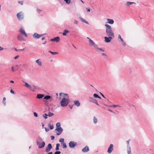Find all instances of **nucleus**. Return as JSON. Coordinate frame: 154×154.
I'll return each instance as SVG.
<instances>
[{"label":"nucleus","instance_id":"obj_1","mask_svg":"<svg viewBox=\"0 0 154 154\" xmlns=\"http://www.w3.org/2000/svg\"><path fill=\"white\" fill-rule=\"evenodd\" d=\"M106 27V32L107 36H112L114 37V34L111 26L107 24H105Z\"/></svg>","mask_w":154,"mask_h":154},{"label":"nucleus","instance_id":"obj_2","mask_svg":"<svg viewBox=\"0 0 154 154\" xmlns=\"http://www.w3.org/2000/svg\"><path fill=\"white\" fill-rule=\"evenodd\" d=\"M36 145L38 146V147L39 149L44 147L45 145V143L43 141L42 139L40 137H38L36 140Z\"/></svg>","mask_w":154,"mask_h":154},{"label":"nucleus","instance_id":"obj_3","mask_svg":"<svg viewBox=\"0 0 154 154\" xmlns=\"http://www.w3.org/2000/svg\"><path fill=\"white\" fill-rule=\"evenodd\" d=\"M70 102L68 98L64 97L60 101V105L62 107H65L67 106Z\"/></svg>","mask_w":154,"mask_h":154},{"label":"nucleus","instance_id":"obj_4","mask_svg":"<svg viewBox=\"0 0 154 154\" xmlns=\"http://www.w3.org/2000/svg\"><path fill=\"white\" fill-rule=\"evenodd\" d=\"M17 16L19 20H21L24 18V14L22 11H20L17 14Z\"/></svg>","mask_w":154,"mask_h":154},{"label":"nucleus","instance_id":"obj_5","mask_svg":"<svg viewBox=\"0 0 154 154\" xmlns=\"http://www.w3.org/2000/svg\"><path fill=\"white\" fill-rule=\"evenodd\" d=\"M55 131H57L56 134L57 135H59L61 134L63 131V129L61 127H60L59 128H57L55 129Z\"/></svg>","mask_w":154,"mask_h":154},{"label":"nucleus","instance_id":"obj_6","mask_svg":"<svg viewBox=\"0 0 154 154\" xmlns=\"http://www.w3.org/2000/svg\"><path fill=\"white\" fill-rule=\"evenodd\" d=\"M69 147L70 148H73L77 145V143L74 141H71L69 143Z\"/></svg>","mask_w":154,"mask_h":154},{"label":"nucleus","instance_id":"obj_7","mask_svg":"<svg viewBox=\"0 0 154 154\" xmlns=\"http://www.w3.org/2000/svg\"><path fill=\"white\" fill-rule=\"evenodd\" d=\"M52 148V146L51 144V143H49L47 147L45 148V151L46 152H49Z\"/></svg>","mask_w":154,"mask_h":154},{"label":"nucleus","instance_id":"obj_8","mask_svg":"<svg viewBox=\"0 0 154 154\" xmlns=\"http://www.w3.org/2000/svg\"><path fill=\"white\" fill-rule=\"evenodd\" d=\"M44 34H39L36 32H35L33 35V37L35 38H39L43 36Z\"/></svg>","mask_w":154,"mask_h":154},{"label":"nucleus","instance_id":"obj_9","mask_svg":"<svg viewBox=\"0 0 154 154\" xmlns=\"http://www.w3.org/2000/svg\"><path fill=\"white\" fill-rule=\"evenodd\" d=\"M108 37H104V39H105V41L107 43L109 42L111 39L112 38V36H108Z\"/></svg>","mask_w":154,"mask_h":154},{"label":"nucleus","instance_id":"obj_10","mask_svg":"<svg viewBox=\"0 0 154 154\" xmlns=\"http://www.w3.org/2000/svg\"><path fill=\"white\" fill-rule=\"evenodd\" d=\"M97 45L91 39H89V45L91 46H93L94 48Z\"/></svg>","mask_w":154,"mask_h":154},{"label":"nucleus","instance_id":"obj_11","mask_svg":"<svg viewBox=\"0 0 154 154\" xmlns=\"http://www.w3.org/2000/svg\"><path fill=\"white\" fill-rule=\"evenodd\" d=\"M113 145L111 144H110L109 146L108 147L107 150V152L109 153H110L113 150Z\"/></svg>","mask_w":154,"mask_h":154},{"label":"nucleus","instance_id":"obj_12","mask_svg":"<svg viewBox=\"0 0 154 154\" xmlns=\"http://www.w3.org/2000/svg\"><path fill=\"white\" fill-rule=\"evenodd\" d=\"M19 31L21 33L22 35H24L25 37H27V35L26 33L25 30L22 28H20Z\"/></svg>","mask_w":154,"mask_h":154},{"label":"nucleus","instance_id":"obj_13","mask_svg":"<svg viewBox=\"0 0 154 154\" xmlns=\"http://www.w3.org/2000/svg\"><path fill=\"white\" fill-rule=\"evenodd\" d=\"M50 41H51L57 42L60 41V38L59 37L57 36L51 39Z\"/></svg>","mask_w":154,"mask_h":154},{"label":"nucleus","instance_id":"obj_14","mask_svg":"<svg viewBox=\"0 0 154 154\" xmlns=\"http://www.w3.org/2000/svg\"><path fill=\"white\" fill-rule=\"evenodd\" d=\"M95 50L97 51H100L101 52H104V50L102 48H99L98 47L97 45L94 48Z\"/></svg>","mask_w":154,"mask_h":154},{"label":"nucleus","instance_id":"obj_15","mask_svg":"<svg viewBox=\"0 0 154 154\" xmlns=\"http://www.w3.org/2000/svg\"><path fill=\"white\" fill-rule=\"evenodd\" d=\"M89 150V147L87 146H86L85 147L82 149V151L83 152H86Z\"/></svg>","mask_w":154,"mask_h":154},{"label":"nucleus","instance_id":"obj_16","mask_svg":"<svg viewBox=\"0 0 154 154\" xmlns=\"http://www.w3.org/2000/svg\"><path fill=\"white\" fill-rule=\"evenodd\" d=\"M90 98L91 99V100H90V101L93 102L97 105H98L97 101L93 97H90Z\"/></svg>","mask_w":154,"mask_h":154},{"label":"nucleus","instance_id":"obj_17","mask_svg":"<svg viewBox=\"0 0 154 154\" xmlns=\"http://www.w3.org/2000/svg\"><path fill=\"white\" fill-rule=\"evenodd\" d=\"M38 88L36 86L33 85L32 86H31L30 89L31 91H35V90L38 89Z\"/></svg>","mask_w":154,"mask_h":154},{"label":"nucleus","instance_id":"obj_18","mask_svg":"<svg viewBox=\"0 0 154 154\" xmlns=\"http://www.w3.org/2000/svg\"><path fill=\"white\" fill-rule=\"evenodd\" d=\"M17 39L19 41H22L24 40V38L20 34H19L17 36Z\"/></svg>","mask_w":154,"mask_h":154},{"label":"nucleus","instance_id":"obj_19","mask_svg":"<svg viewBox=\"0 0 154 154\" xmlns=\"http://www.w3.org/2000/svg\"><path fill=\"white\" fill-rule=\"evenodd\" d=\"M44 96V95L42 94H38L37 95L36 98L38 99L42 98Z\"/></svg>","mask_w":154,"mask_h":154},{"label":"nucleus","instance_id":"obj_20","mask_svg":"<svg viewBox=\"0 0 154 154\" xmlns=\"http://www.w3.org/2000/svg\"><path fill=\"white\" fill-rule=\"evenodd\" d=\"M74 105L77 107L79 106L80 105V103L78 100L74 101Z\"/></svg>","mask_w":154,"mask_h":154},{"label":"nucleus","instance_id":"obj_21","mask_svg":"<svg viewBox=\"0 0 154 154\" xmlns=\"http://www.w3.org/2000/svg\"><path fill=\"white\" fill-rule=\"evenodd\" d=\"M133 4H135L136 3L134 2H126L125 3V5L129 7L130 5H132Z\"/></svg>","mask_w":154,"mask_h":154},{"label":"nucleus","instance_id":"obj_22","mask_svg":"<svg viewBox=\"0 0 154 154\" xmlns=\"http://www.w3.org/2000/svg\"><path fill=\"white\" fill-rule=\"evenodd\" d=\"M79 19L82 22H84V23H85L88 24H89V23L87 22V21L85 20V19H84L83 18L81 17H79Z\"/></svg>","mask_w":154,"mask_h":154},{"label":"nucleus","instance_id":"obj_23","mask_svg":"<svg viewBox=\"0 0 154 154\" xmlns=\"http://www.w3.org/2000/svg\"><path fill=\"white\" fill-rule=\"evenodd\" d=\"M107 20L108 23L110 24H113L114 23V20L112 19H107Z\"/></svg>","mask_w":154,"mask_h":154},{"label":"nucleus","instance_id":"obj_24","mask_svg":"<svg viewBox=\"0 0 154 154\" xmlns=\"http://www.w3.org/2000/svg\"><path fill=\"white\" fill-rule=\"evenodd\" d=\"M127 150L128 154H130L131 153V147L130 146L127 145Z\"/></svg>","mask_w":154,"mask_h":154},{"label":"nucleus","instance_id":"obj_25","mask_svg":"<svg viewBox=\"0 0 154 154\" xmlns=\"http://www.w3.org/2000/svg\"><path fill=\"white\" fill-rule=\"evenodd\" d=\"M93 122L95 124H97V119L95 116H94L93 117Z\"/></svg>","mask_w":154,"mask_h":154},{"label":"nucleus","instance_id":"obj_26","mask_svg":"<svg viewBox=\"0 0 154 154\" xmlns=\"http://www.w3.org/2000/svg\"><path fill=\"white\" fill-rule=\"evenodd\" d=\"M69 32V31L67 29H65L64 30L63 32L62 33V34L63 35H66V34Z\"/></svg>","mask_w":154,"mask_h":154},{"label":"nucleus","instance_id":"obj_27","mask_svg":"<svg viewBox=\"0 0 154 154\" xmlns=\"http://www.w3.org/2000/svg\"><path fill=\"white\" fill-rule=\"evenodd\" d=\"M48 127L49 128H50L51 130L53 129L54 128L53 125V124L51 125V123H49L48 124Z\"/></svg>","mask_w":154,"mask_h":154},{"label":"nucleus","instance_id":"obj_28","mask_svg":"<svg viewBox=\"0 0 154 154\" xmlns=\"http://www.w3.org/2000/svg\"><path fill=\"white\" fill-rule=\"evenodd\" d=\"M36 62L39 65V66H41L42 64L41 61H39V59L37 60L36 61Z\"/></svg>","mask_w":154,"mask_h":154},{"label":"nucleus","instance_id":"obj_29","mask_svg":"<svg viewBox=\"0 0 154 154\" xmlns=\"http://www.w3.org/2000/svg\"><path fill=\"white\" fill-rule=\"evenodd\" d=\"M51 98V97L49 95H46L44 98V99L45 100H48Z\"/></svg>","mask_w":154,"mask_h":154},{"label":"nucleus","instance_id":"obj_30","mask_svg":"<svg viewBox=\"0 0 154 154\" xmlns=\"http://www.w3.org/2000/svg\"><path fill=\"white\" fill-rule=\"evenodd\" d=\"M60 146V144L59 143H57L56 144V147L55 149L56 151L58 150L59 149V146Z\"/></svg>","mask_w":154,"mask_h":154},{"label":"nucleus","instance_id":"obj_31","mask_svg":"<svg viewBox=\"0 0 154 154\" xmlns=\"http://www.w3.org/2000/svg\"><path fill=\"white\" fill-rule=\"evenodd\" d=\"M93 96L95 98H98L101 99V97L96 94H94L93 95Z\"/></svg>","mask_w":154,"mask_h":154},{"label":"nucleus","instance_id":"obj_32","mask_svg":"<svg viewBox=\"0 0 154 154\" xmlns=\"http://www.w3.org/2000/svg\"><path fill=\"white\" fill-rule=\"evenodd\" d=\"M25 85L26 87L28 88H29V89H30V88L31 87V86L27 83H25Z\"/></svg>","mask_w":154,"mask_h":154},{"label":"nucleus","instance_id":"obj_33","mask_svg":"<svg viewBox=\"0 0 154 154\" xmlns=\"http://www.w3.org/2000/svg\"><path fill=\"white\" fill-rule=\"evenodd\" d=\"M48 52L51 53L53 55H55L58 54V53L57 52H53L50 51H49Z\"/></svg>","mask_w":154,"mask_h":154},{"label":"nucleus","instance_id":"obj_34","mask_svg":"<svg viewBox=\"0 0 154 154\" xmlns=\"http://www.w3.org/2000/svg\"><path fill=\"white\" fill-rule=\"evenodd\" d=\"M57 128H59L60 127V122H57L56 124Z\"/></svg>","mask_w":154,"mask_h":154},{"label":"nucleus","instance_id":"obj_35","mask_svg":"<svg viewBox=\"0 0 154 154\" xmlns=\"http://www.w3.org/2000/svg\"><path fill=\"white\" fill-rule=\"evenodd\" d=\"M109 106L110 107H113V108L115 107H117V106L120 107V106H119V105H110V106Z\"/></svg>","mask_w":154,"mask_h":154},{"label":"nucleus","instance_id":"obj_36","mask_svg":"<svg viewBox=\"0 0 154 154\" xmlns=\"http://www.w3.org/2000/svg\"><path fill=\"white\" fill-rule=\"evenodd\" d=\"M5 100H6V98H5V97H4L3 98L2 102H3V103L4 104L5 106L6 105V102L5 101Z\"/></svg>","mask_w":154,"mask_h":154},{"label":"nucleus","instance_id":"obj_37","mask_svg":"<svg viewBox=\"0 0 154 154\" xmlns=\"http://www.w3.org/2000/svg\"><path fill=\"white\" fill-rule=\"evenodd\" d=\"M120 41H121V42H122V44L124 45V46H125L126 45V43L124 42V41H123V39H121L120 40Z\"/></svg>","mask_w":154,"mask_h":154},{"label":"nucleus","instance_id":"obj_38","mask_svg":"<svg viewBox=\"0 0 154 154\" xmlns=\"http://www.w3.org/2000/svg\"><path fill=\"white\" fill-rule=\"evenodd\" d=\"M54 115V114H53V113H52L50 112H49L48 114V116H49V117H51Z\"/></svg>","mask_w":154,"mask_h":154},{"label":"nucleus","instance_id":"obj_39","mask_svg":"<svg viewBox=\"0 0 154 154\" xmlns=\"http://www.w3.org/2000/svg\"><path fill=\"white\" fill-rule=\"evenodd\" d=\"M67 147L66 144L65 143H63V148H66Z\"/></svg>","mask_w":154,"mask_h":154},{"label":"nucleus","instance_id":"obj_40","mask_svg":"<svg viewBox=\"0 0 154 154\" xmlns=\"http://www.w3.org/2000/svg\"><path fill=\"white\" fill-rule=\"evenodd\" d=\"M59 141L61 143H64V139L63 138H61L59 139Z\"/></svg>","mask_w":154,"mask_h":154},{"label":"nucleus","instance_id":"obj_41","mask_svg":"<svg viewBox=\"0 0 154 154\" xmlns=\"http://www.w3.org/2000/svg\"><path fill=\"white\" fill-rule=\"evenodd\" d=\"M48 116L46 113H45L43 115V117L45 119H47V116Z\"/></svg>","mask_w":154,"mask_h":154},{"label":"nucleus","instance_id":"obj_42","mask_svg":"<svg viewBox=\"0 0 154 154\" xmlns=\"http://www.w3.org/2000/svg\"><path fill=\"white\" fill-rule=\"evenodd\" d=\"M64 1L67 4H69L70 2V0H64Z\"/></svg>","mask_w":154,"mask_h":154},{"label":"nucleus","instance_id":"obj_43","mask_svg":"<svg viewBox=\"0 0 154 154\" xmlns=\"http://www.w3.org/2000/svg\"><path fill=\"white\" fill-rule=\"evenodd\" d=\"M63 94L64 95V96H63L64 97H66L65 98H69V96L67 94Z\"/></svg>","mask_w":154,"mask_h":154},{"label":"nucleus","instance_id":"obj_44","mask_svg":"<svg viewBox=\"0 0 154 154\" xmlns=\"http://www.w3.org/2000/svg\"><path fill=\"white\" fill-rule=\"evenodd\" d=\"M78 23V21L75 20H74V23L75 24H77Z\"/></svg>","mask_w":154,"mask_h":154},{"label":"nucleus","instance_id":"obj_45","mask_svg":"<svg viewBox=\"0 0 154 154\" xmlns=\"http://www.w3.org/2000/svg\"><path fill=\"white\" fill-rule=\"evenodd\" d=\"M61 152L59 151H57L54 153V154H60Z\"/></svg>","mask_w":154,"mask_h":154},{"label":"nucleus","instance_id":"obj_46","mask_svg":"<svg viewBox=\"0 0 154 154\" xmlns=\"http://www.w3.org/2000/svg\"><path fill=\"white\" fill-rule=\"evenodd\" d=\"M11 71L12 72H14L15 71V70L14 69V67L13 66L11 67Z\"/></svg>","mask_w":154,"mask_h":154},{"label":"nucleus","instance_id":"obj_47","mask_svg":"<svg viewBox=\"0 0 154 154\" xmlns=\"http://www.w3.org/2000/svg\"><path fill=\"white\" fill-rule=\"evenodd\" d=\"M10 92L11 93H12L13 94H15V93L14 92V91H13L12 90V89H11V90H10Z\"/></svg>","mask_w":154,"mask_h":154},{"label":"nucleus","instance_id":"obj_48","mask_svg":"<svg viewBox=\"0 0 154 154\" xmlns=\"http://www.w3.org/2000/svg\"><path fill=\"white\" fill-rule=\"evenodd\" d=\"M33 114H34V115L36 117H37L38 116V114L36 112H34Z\"/></svg>","mask_w":154,"mask_h":154},{"label":"nucleus","instance_id":"obj_49","mask_svg":"<svg viewBox=\"0 0 154 154\" xmlns=\"http://www.w3.org/2000/svg\"><path fill=\"white\" fill-rule=\"evenodd\" d=\"M51 140H54V136H51Z\"/></svg>","mask_w":154,"mask_h":154},{"label":"nucleus","instance_id":"obj_50","mask_svg":"<svg viewBox=\"0 0 154 154\" xmlns=\"http://www.w3.org/2000/svg\"><path fill=\"white\" fill-rule=\"evenodd\" d=\"M36 11H38V13H39L41 11L39 9H38V8H37V9H36Z\"/></svg>","mask_w":154,"mask_h":154},{"label":"nucleus","instance_id":"obj_51","mask_svg":"<svg viewBox=\"0 0 154 154\" xmlns=\"http://www.w3.org/2000/svg\"><path fill=\"white\" fill-rule=\"evenodd\" d=\"M18 3L20 4L21 5H23V1H18Z\"/></svg>","mask_w":154,"mask_h":154},{"label":"nucleus","instance_id":"obj_52","mask_svg":"<svg viewBox=\"0 0 154 154\" xmlns=\"http://www.w3.org/2000/svg\"><path fill=\"white\" fill-rule=\"evenodd\" d=\"M86 9L87 10V12H90V10L89 8H86Z\"/></svg>","mask_w":154,"mask_h":154},{"label":"nucleus","instance_id":"obj_53","mask_svg":"<svg viewBox=\"0 0 154 154\" xmlns=\"http://www.w3.org/2000/svg\"><path fill=\"white\" fill-rule=\"evenodd\" d=\"M20 65H15V66L17 67V70L19 69V68L20 67Z\"/></svg>","mask_w":154,"mask_h":154},{"label":"nucleus","instance_id":"obj_54","mask_svg":"<svg viewBox=\"0 0 154 154\" xmlns=\"http://www.w3.org/2000/svg\"><path fill=\"white\" fill-rule=\"evenodd\" d=\"M118 38L119 39H120V40H121V39H122L121 37V36L120 35V34H119L118 35Z\"/></svg>","mask_w":154,"mask_h":154},{"label":"nucleus","instance_id":"obj_55","mask_svg":"<svg viewBox=\"0 0 154 154\" xmlns=\"http://www.w3.org/2000/svg\"><path fill=\"white\" fill-rule=\"evenodd\" d=\"M45 129L46 132H48L49 131V129L46 128H45Z\"/></svg>","mask_w":154,"mask_h":154},{"label":"nucleus","instance_id":"obj_56","mask_svg":"<svg viewBox=\"0 0 154 154\" xmlns=\"http://www.w3.org/2000/svg\"><path fill=\"white\" fill-rule=\"evenodd\" d=\"M73 106V105H69V106L70 109H72Z\"/></svg>","mask_w":154,"mask_h":154},{"label":"nucleus","instance_id":"obj_57","mask_svg":"<svg viewBox=\"0 0 154 154\" xmlns=\"http://www.w3.org/2000/svg\"><path fill=\"white\" fill-rule=\"evenodd\" d=\"M127 143L128 145L129 146V140L127 141Z\"/></svg>","mask_w":154,"mask_h":154},{"label":"nucleus","instance_id":"obj_58","mask_svg":"<svg viewBox=\"0 0 154 154\" xmlns=\"http://www.w3.org/2000/svg\"><path fill=\"white\" fill-rule=\"evenodd\" d=\"M102 54L103 56H106V57L107 56L106 54H105L104 53H102Z\"/></svg>","mask_w":154,"mask_h":154},{"label":"nucleus","instance_id":"obj_59","mask_svg":"<svg viewBox=\"0 0 154 154\" xmlns=\"http://www.w3.org/2000/svg\"><path fill=\"white\" fill-rule=\"evenodd\" d=\"M100 94H101V96H102L103 97H104V98H105V96H104V95H103V94H102V93H100Z\"/></svg>","mask_w":154,"mask_h":154},{"label":"nucleus","instance_id":"obj_60","mask_svg":"<svg viewBox=\"0 0 154 154\" xmlns=\"http://www.w3.org/2000/svg\"><path fill=\"white\" fill-rule=\"evenodd\" d=\"M108 110L110 112H113V113H115L114 112H113V111H112V110H110V109H108Z\"/></svg>","mask_w":154,"mask_h":154},{"label":"nucleus","instance_id":"obj_61","mask_svg":"<svg viewBox=\"0 0 154 154\" xmlns=\"http://www.w3.org/2000/svg\"><path fill=\"white\" fill-rule=\"evenodd\" d=\"M45 102V104L46 105H48V103H47V101H45V100H44V101Z\"/></svg>","mask_w":154,"mask_h":154},{"label":"nucleus","instance_id":"obj_62","mask_svg":"<svg viewBox=\"0 0 154 154\" xmlns=\"http://www.w3.org/2000/svg\"><path fill=\"white\" fill-rule=\"evenodd\" d=\"M3 49V48L1 47V46H0V51L2 50Z\"/></svg>","mask_w":154,"mask_h":154},{"label":"nucleus","instance_id":"obj_63","mask_svg":"<svg viewBox=\"0 0 154 154\" xmlns=\"http://www.w3.org/2000/svg\"><path fill=\"white\" fill-rule=\"evenodd\" d=\"M24 48H23V49H19V51H23L24 50Z\"/></svg>","mask_w":154,"mask_h":154},{"label":"nucleus","instance_id":"obj_64","mask_svg":"<svg viewBox=\"0 0 154 154\" xmlns=\"http://www.w3.org/2000/svg\"><path fill=\"white\" fill-rule=\"evenodd\" d=\"M48 154H53V153L52 152H48Z\"/></svg>","mask_w":154,"mask_h":154}]
</instances>
